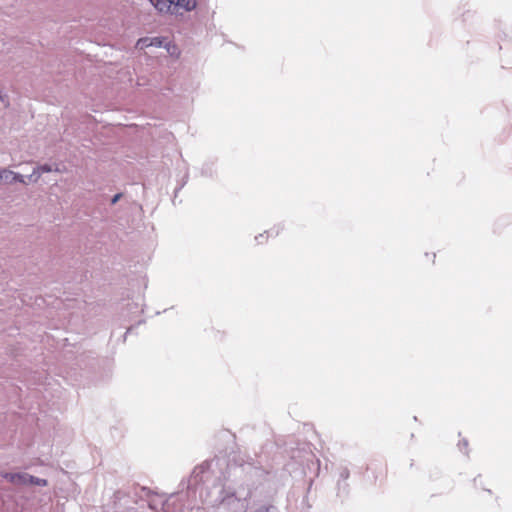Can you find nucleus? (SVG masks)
Listing matches in <instances>:
<instances>
[{"instance_id":"39448f33","label":"nucleus","mask_w":512,"mask_h":512,"mask_svg":"<svg viewBox=\"0 0 512 512\" xmlns=\"http://www.w3.org/2000/svg\"><path fill=\"white\" fill-rule=\"evenodd\" d=\"M50 171H51V168L48 167L47 165L40 166V167H38L37 169L34 170L33 174L28 176V179H29V181H37V179L39 178L41 173H43V172H50Z\"/></svg>"},{"instance_id":"20e7f679","label":"nucleus","mask_w":512,"mask_h":512,"mask_svg":"<svg viewBox=\"0 0 512 512\" xmlns=\"http://www.w3.org/2000/svg\"><path fill=\"white\" fill-rule=\"evenodd\" d=\"M0 176H1V182L12 183V182L18 181V182H21L24 184L27 183L24 179V176L14 173L11 170H7V169L0 170Z\"/></svg>"},{"instance_id":"423d86ee","label":"nucleus","mask_w":512,"mask_h":512,"mask_svg":"<svg viewBox=\"0 0 512 512\" xmlns=\"http://www.w3.org/2000/svg\"><path fill=\"white\" fill-rule=\"evenodd\" d=\"M136 46L140 49H143L145 47H149V46H153V42L151 40V38H148V37H144V38H140L138 41H137V44Z\"/></svg>"},{"instance_id":"6e6552de","label":"nucleus","mask_w":512,"mask_h":512,"mask_svg":"<svg viewBox=\"0 0 512 512\" xmlns=\"http://www.w3.org/2000/svg\"><path fill=\"white\" fill-rule=\"evenodd\" d=\"M120 197H121V194L115 195L114 198L112 199V203H116Z\"/></svg>"},{"instance_id":"0eeeda50","label":"nucleus","mask_w":512,"mask_h":512,"mask_svg":"<svg viewBox=\"0 0 512 512\" xmlns=\"http://www.w3.org/2000/svg\"><path fill=\"white\" fill-rule=\"evenodd\" d=\"M151 40H152V42H153V46H158V47H160V46H162V44H163L162 39H161V38H159V37L151 38Z\"/></svg>"},{"instance_id":"f257e3e1","label":"nucleus","mask_w":512,"mask_h":512,"mask_svg":"<svg viewBox=\"0 0 512 512\" xmlns=\"http://www.w3.org/2000/svg\"><path fill=\"white\" fill-rule=\"evenodd\" d=\"M3 477L13 484H34L39 486H46L47 481L45 479L35 478L27 473H5Z\"/></svg>"},{"instance_id":"f03ea898","label":"nucleus","mask_w":512,"mask_h":512,"mask_svg":"<svg viewBox=\"0 0 512 512\" xmlns=\"http://www.w3.org/2000/svg\"><path fill=\"white\" fill-rule=\"evenodd\" d=\"M151 3L160 13L174 14V0H151Z\"/></svg>"},{"instance_id":"7ed1b4c3","label":"nucleus","mask_w":512,"mask_h":512,"mask_svg":"<svg viewBox=\"0 0 512 512\" xmlns=\"http://www.w3.org/2000/svg\"><path fill=\"white\" fill-rule=\"evenodd\" d=\"M174 14L181 13V10L189 12L196 8L197 0H174Z\"/></svg>"}]
</instances>
